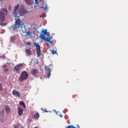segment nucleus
<instances>
[{
  "mask_svg": "<svg viewBox=\"0 0 128 128\" xmlns=\"http://www.w3.org/2000/svg\"><path fill=\"white\" fill-rule=\"evenodd\" d=\"M4 72H7L8 70V68L4 69Z\"/></svg>",
  "mask_w": 128,
  "mask_h": 128,
  "instance_id": "30",
  "label": "nucleus"
},
{
  "mask_svg": "<svg viewBox=\"0 0 128 128\" xmlns=\"http://www.w3.org/2000/svg\"><path fill=\"white\" fill-rule=\"evenodd\" d=\"M56 114L58 115H60V114H61V113L59 112H57V113H56Z\"/></svg>",
  "mask_w": 128,
  "mask_h": 128,
  "instance_id": "35",
  "label": "nucleus"
},
{
  "mask_svg": "<svg viewBox=\"0 0 128 128\" xmlns=\"http://www.w3.org/2000/svg\"><path fill=\"white\" fill-rule=\"evenodd\" d=\"M47 7V5L46 4H43L42 5V6H40V8H43L44 9V10H46V8Z\"/></svg>",
  "mask_w": 128,
  "mask_h": 128,
  "instance_id": "22",
  "label": "nucleus"
},
{
  "mask_svg": "<svg viewBox=\"0 0 128 128\" xmlns=\"http://www.w3.org/2000/svg\"><path fill=\"white\" fill-rule=\"evenodd\" d=\"M50 42V43H52L53 44V43L52 42V41H50V42Z\"/></svg>",
  "mask_w": 128,
  "mask_h": 128,
  "instance_id": "42",
  "label": "nucleus"
},
{
  "mask_svg": "<svg viewBox=\"0 0 128 128\" xmlns=\"http://www.w3.org/2000/svg\"><path fill=\"white\" fill-rule=\"evenodd\" d=\"M48 40H49V38L48 37H47L46 38L45 42H50V41H48Z\"/></svg>",
  "mask_w": 128,
  "mask_h": 128,
  "instance_id": "32",
  "label": "nucleus"
},
{
  "mask_svg": "<svg viewBox=\"0 0 128 128\" xmlns=\"http://www.w3.org/2000/svg\"><path fill=\"white\" fill-rule=\"evenodd\" d=\"M34 33H35V32H34H34H33V34H34Z\"/></svg>",
  "mask_w": 128,
  "mask_h": 128,
  "instance_id": "52",
  "label": "nucleus"
},
{
  "mask_svg": "<svg viewBox=\"0 0 128 128\" xmlns=\"http://www.w3.org/2000/svg\"><path fill=\"white\" fill-rule=\"evenodd\" d=\"M40 78L41 79H42V78L41 77H40Z\"/></svg>",
  "mask_w": 128,
  "mask_h": 128,
  "instance_id": "47",
  "label": "nucleus"
},
{
  "mask_svg": "<svg viewBox=\"0 0 128 128\" xmlns=\"http://www.w3.org/2000/svg\"><path fill=\"white\" fill-rule=\"evenodd\" d=\"M34 128H38L37 127H34Z\"/></svg>",
  "mask_w": 128,
  "mask_h": 128,
  "instance_id": "51",
  "label": "nucleus"
},
{
  "mask_svg": "<svg viewBox=\"0 0 128 128\" xmlns=\"http://www.w3.org/2000/svg\"><path fill=\"white\" fill-rule=\"evenodd\" d=\"M16 36L14 35L11 36L10 38V41L11 42H14L16 40Z\"/></svg>",
  "mask_w": 128,
  "mask_h": 128,
  "instance_id": "14",
  "label": "nucleus"
},
{
  "mask_svg": "<svg viewBox=\"0 0 128 128\" xmlns=\"http://www.w3.org/2000/svg\"><path fill=\"white\" fill-rule=\"evenodd\" d=\"M52 54H54L56 53V51H55L54 50H52Z\"/></svg>",
  "mask_w": 128,
  "mask_h": 128,
  "instance_id": "29",
  "label": "nucleus"
},
{
  "mask_svg": "<svg viewBox=\"0 0 128 128\" xmlns=\"http://www.w3.org/2000/svg\"><path fill=\"white\" fill-rule=\"evenodd\" d=\"M77 127L78 128H80V127H79V125H77Z\"/></svg>",
  "mask_w": 128,
  "mask_h": 128,
  "instance_id": "41",
  "label": "nucleus"
},
{
  "mask_svg": "<svg viewBox=\"0 0 128 128\" xmlns=\"http://www.w3.org/2000/svg\"><path fill=\"white\" fill-rule=\"evenodd\" d=\"M25 53L27 56H30L32 54V52L29 49H26L25 50Z\"/></svg>",
  "mask_w": 128,
  "mask_h": 128,
  "instance_id": "11",
  "label": "nucleus"
},
{
  "mask_svg": "<svg viewBox=\"0 0 128 128\" xmlns=\"http://www.w3.org/2000/svg\"><path fill=\"white\" fill-rule=\"evenodd\" d=\"M20 30H22L23 33H26L27 32V30L25 28V26H22V27L20 28Z\"/></svg>",
  "mask_w": 128,
  "mask_h": 128,
  "instance_id": "12",
  "label": "nucleus"
},
{
  "mask_svg": "<svg viewBox=\"0 0 128 128\" xmlns=\"http://www.w3.org/2000/svg\"><path fill=\"white\" fill-rule=\"evenodd\" d=\"M8 13L7 9L3 8L0 10V21L4 22L5 20V16Z\"/></svg>",
  "mask_w": 128,
  "mask_h": 128,
  "instance_id": "2",
  "label": "nucleus"
},
{
  "mask_svg": "<svg viewBox=\"0 0 128 128\" xmlns=\"http://www.w3.org/2000/svg\"><path fill=\"white\" fill-rule=\"evenodd\" d=\"M59 116H60V117H62V115L60 114V115Z\"/></svg>",
  "mask_w": 128,
  "mask_h": 128,
  "instance_id": "45",
  "label": "nucleus"
},
{
  "mask_svg": "<svg viewBox=\"0 0 128 128\" xmlns=\"http://www.w3.org/2000/svg\"><path fill=\"white\" fill-rule=\"evenodd\" d=\"M38 72V70L37 69L33 68L31 70V73L32 74L35 76L37 75Z\"/></svg>",
  "mask_w": 128,
  "mask_h": 128,
  "instance_id": "9",
  "label": "nucleus"
},
{
  "mask_svg": "<svg viewBox=\"0 0 128 128\" xmlns=\"http://www.w3.org/2000/svg\"><path fill=\"white\" fill-rule=\"evenodd\" d=\"M33 117L34 118H38L39 117V115L38 113L37 112L35 113L33 115Z\"/></svg>",
  "mask_w": 128,
  "mask_h": 128,
  "instance_id": "17",
  "label": "nucleus"
},
{
  "mask_svg": "<svg viewBox=\"0 0 128 128\" xmlns=\"http://www.w3.org/2000/svg\"><path fill=\"white\" fill-rule=\"evenodd\" d=\"M40 0V1H42V0Z\"/></svg>",
  "mask_w": 128,
  "mask_h": 128,
  "instance_id": "53",
  "label": "nucleus"
},
{
  "mask_svg": "<svg viewBox=\"0 0 128 128\" xmlns=\"http://www.w3.org/2000/svg\"><path fill=\"white\" fill-rule=\"evenodd\" d=\"M32 32L30 31L27 32L26 35L30 37H32Z\"/></svg>",
  "mask_w": 128,
  "mask_h": 128,
  "instance_id": "20",
  "label": "nucleus"
},
{
  "mask_svg": "<svg viewBox=\"0 0 128 128\" xmlns=\"http://www.w3.org/2000/svg\"><path fill=\"white\" fill-rule=\"evenodd\" d=\"M4 58V56H0V58Z\"/></svg>",
  "mask_w": 128,
  "mask_h": 128,
  "instance_id": "39",
  "label": "nucleus"
},
{
  "mask_svg": "<svg viewBox=\"0 0 128 128\" xmlns=\"http://www.w3.org/2000/svg\"><path fill=\"white\" fill-rule=\"evenodd\" d=\"M40 37L41 39H43L45 42L46 39V37L44 35H43L42 34H41L40 35Z\"/></svg>",
  "mask_w": 128,
  "mask_h": 128,
  "instance_id": "16",
  "label": "nucleus"
},
{
  "mask_svg": "<svg viewBox=\"0 0 128 128\" xmlns=\"http://www.w3.org/2000/svg\"><path fill=\"white\" fill-rule=\"evenodd\" d=\"M3 2L1 0H0V4L1 5H3Z\"/></svg>",
  "mask_w": 128,
  "mask_h": 128,
  "instance_id": "34",
  "label": "nucleus"
},
{
  "mask_svg": "<svg viewBox=\"0 0 128 128\" xmlns=\"http://www.w3.org/2000/svg\"><path fill=\"white\" fill-rule=\"evenodd\" d=\"M23 111V110L22 108L20 107L18 108V112L19 116H21L22 114Z\"/></svg>",
  "mask_w": 128,
  "mask_h": 128,
  "instance_id": "13",
  "label": "nucleus"
},
{
  "mask_svg": "<svg viewBox=\"0 0 128 128\" xmlns=\"http://www.w3.org/2000/svg\"><path fill=\"white\" fill-rule=\"evenodd\" d=\"M47 29H46L44 30V29H42V31H41V34L43 33L42 35H44L46 34L47 33Z\"/></svg>",
  "mask_w": 128,
  "mask_h": 128,
  "instance_id": "19",
  "label": "nucleus"
},
{
  "mask_svg": "<svg viewBox=\"0 0 128 128\" xmlns=\"http://www.w3.org/2000/svg\"><path fill=\"white\" fill-rule=\"evenodd\" d=\"M0 25L2 26H4L5 25L4 23L0 22Z\"/></svg>",
  "mask_w": 128,
  "mask_h": 128,
  "instance_id": "33",
  "label": "nucleus"
},
{
  "mask_svg": "<svg viewBox=\"0 0 128 128\" xmlns=\"http://www.w3.org/2000/svg\"><path fill=\"white\" fill-rule=\"evenodd\" d=\"M32 43L34 44V46H36V45H37V43H36V42H32Z\"/></svg>",
  "mask_w": 128,
  "mask_h": 128,
  "instance_id": "36",
  "label": "nucleus"
},
{
  "mask_svg": "<svg viewBox=\"0 0 128 128\" xmlns=\"http://www.w3.org/2000/svg\"><path fill=\"white\" fill-rule=\"evenodd\" d=\"M20 5L18 4L17 5L15 6V7L13 10L12 14L13 16L14 17H16L17 16H18L17 12V10L19 8Z\"/></svg>",
  "mask_w": 128,
  "mask_h": 128,
  "instance_id": "6",
  "label": "nucleus"
},
{
  "mask_svg": "<svg viewBox=\"0 0 128 128\" xmlns=\"http://www.w3.org/2000/svg\"><path fill=\"white\" fill-rule=\"evenodd\" d=\"M28 76V75L27 72L26 71H24L21 73L18 78V81L20 82H22L23 80L27 79Z\"/></svg>",
  "mask_w": 128,
  "mask_h": 128,
  "instance_id": "3",
  "label": "nucleus"
},
{
  "mask_svg": "<svg viewBox=\"0 0 128 128\" xmlns=\"http://www.w3.org/2000/svg\"><path fill=\"white\" fill-rule=\"evenodd\" d=\"M46 44H48V43H46Z\"/></svg>",
  "mask_w": 128,
  "mask_h": 128,
  "instance_id": "50",
  "label": "nucleus"
},
{
  "mask_svg": "<svg viewBox=\"0 0 128 128\" xmlns=\"http://www.w3.org/2000/svg\"><path fill=\"white\" fill-rule=\"evenodd\" d=\"M18 12L19 14L20 17L21 16H25L29 13V12L26 10H24L23 8L19 9Z\"/></svg>",
  "mask_w": 128,
  "mask_h": 128,
  "instance_id": "4",
  "label": "nucleus"
},
{
  "mask_svg": "<svg viewBox=\"0 0 128 128\" xmlns=\"http://www.w3.org/2000/svg\"><path fill=\"white\" fill-rule=\"evenodd\" d=\"M3 88V87L2 85V84L0 82V91L2 90Z\"/></svg>",
  "mask_w": 128,
  "mask_h": 128,
  "instance_id": "27",
  "label": "nucleus"
},
{
  "mask_svg": "<svg viewBox=\"0 0 128 128\" xmlns=\"http://www.w3.org/2000/svg\"><path fill=\"white\" fill-rule=\"evenodd\" d=\"M20 64L16 65L13 68V71L16 73H20L21 72L20 70Z\"/></svg>",
  "mask_w": 128,
  "mask_h": 128,
  "instance_id": "7",
  "label": "nucleus"
},
{
  "mask_svg": "<svg viewBox=\"0 0 128 128\" xmlns=\"http://www.w3.org/2000/svg\"><path fill=\"white\" fill-rule=\"evenodd\" d=\"M52 38V36H50L49 37V40H48V41H50L51 39V38Z\"/></svg>",
  "mask_w": 128,
  "mask_h": 128,
  "instance_id": "37",
  "label": "nucleus"
},
{
  "mask_svg": "<svg viewBox=\"0 0 128 128\" xmlns=\"http://www.w3.org/2000/svg\"><path fill=\"white\" fill-rule=\"evenodd\" d=\"M54 110V111H55V112H56V114L57 113V112L56 110Z\"/></svg>",
  "mask_w": 128,
  "mask_h": 128,
  "instance_id": "44",
  "label": "nucleus"
},
{
  "mask_svg": "<svg viewBox=\"0 0 128 128\" xmlns=\"http://www.w3.org/2000/svg\"><path fill=\"white\" fill-rule=\"evenodd\" d=\"M42 109H43L42 108H41V109H42Z\"/></svg>",
  "mask_w": 128,
  "mask_h": 128,
  "instance_id": "54",
  "label": "nucleus"
},
{
  "mask_svg": "<svg viewBox=\"0 0 128 128\" xmlns=\"http://www.w3.org/2000/svg\"><path fill=\"white\" fill-rule=\"evenodd\" d=\"M40 17H41L42 16V15H40Z\"/></svg>",
  "mask_w": 128,
  "mask_h": 128,
  "instance_id": "46",
  "label": "nucleus"
},
{
  "mask_svg": "<svg viewBox=\"0 0 128 128\" xmlns=\"http://www.w3.org/2000/svg\"><path fill=\"white\" fill-rule=\"evenodd\" d=\"M12 94L14 96L16 95L18 97H20L21 96V95L19 94V92L17 91L16 90H13Z\"/></svg>",
  "mask_w": 128,
  "mask_h": 128,
  "instance_id": "10",
  "label": "nucleus"
},
{
  "mask_svg": "<svg viewBox=\"0 0 128 128\" xmlns=\"http://www.w3.org/2000/svg\"><path fill=\"white\" fill-rule=\"evenodd\" d=\"M47 34H48H48H49V36H50V35L48 34V33H47Z\"/></svg>",
  "mask_w": 128,
  "mask_h": 128,
  "instance_id": "48",
  "label": "nucleus"
},
{
  "mask_svg": "<svg viewBox=\"0 0 128 128\" xmlns=\"http://www.w3.org/2000/svg\"><path fill=\"white\" fill-rule=\"evenodd\" d=\"M36 49H40V46L38 44V43H37V45L36 46Z\"/></svg>",
  "mask_w": 128,
  "mask_h": 128,
  "instance_id": "25",
  "label": "nucleus"
},
{
  "mask_svg": "<svg viewBox=\"0 0 128 128\" xmlns=\"http://www.w3.org/2000/svg\"><path fill=\"white\" fill-rule=\"evenodd\" d=\"M6 66H7L6 64H5L2 67L3 68H5L6 67Z\"/></svg>",
  "mask_w": 128,
  "mask_h": 128,
  "instance_id": "38",
  "label": "nucleus"
},
{
  "mask_svg": "<svg viewBox=\"0 0 128 128\" xmlns=\"http://www.w3.org/2000/svg\"><path fill=\"white\" fill-rule=\"evenodd\" d=\"M11 8V7L10 6H9V7H8V9L9 10H10V9Z\"/></svg>",
  "mask_w": 128,
  "mask_h": 128,
  "instance_id": "40",
  "label": "nucleus"
},
{
  "mask_svg": "<svg viewBox=\"0 0 128 128\" xmlns=\"http://www.w3.org/2000/svg\"><path fill=\"white\" fill-rule=\"evenodd\" d=\"M67 128H74V126L72 125H69Z\"/></svg>",
  "mask_w": 128,
  "mask_h": 128,
  "instance_id": "28",
  "label": "nucleus"
},
{
  "mask_svg": "<svg viewBox=\"0 0 128 128\" xmlns=\"http://www.w3.org/2000/svg\"><path fill=\"white\" fill-rule=\"evenodd\" d=\"M38 60V59H36L34 60L33 62L35 64H38L39 63Z\"/></svg>",
  "mask_w": 128,
  "mask_h": 128,
  "instance_id": "23",
  "label": "nucleus"
},
{
  "mask_svg": "<svg viewBox=\"0 0 128 128\" xmlns=\"http://www.w3.org/2000/svg\"><path fill=\"white\" fill-rule=\"evenodd\" d=\"M16 17L15 23L10 26V30H14L16 31H20V28L23 26L24 24L20 19L19 16H17Z\"/></svg>",
  "mask_w": 128,
  "mask_h": 128,
  "instance_id": "1",
  "label": "nucleus"
},
{
  "mask_svg": "<svg viewBox=\"0 0 128 128\" xmlns=\"http://www.w3.org/2000/svg\"><path fill=\"white\" fill-rule=\"evenodd\" d=\"M4 110H2L0 112V113L1 115H2L4 114Z\"/></svg>",
  "mask_w": 128,
  "mask_h": 128,
  "instance_id": "26",
  "label": "nucleus"
},
{
  "mask_svg": "<svg viewBox=\"0 0 128 128\" xmlns=\"http://www.w3.org/2000/svg\"><path fill=\"white\" fill-rule=\"evenodd\" d=\"M51 66V65H50L49 66V67H46V66L45 67V70H46V71H47V72H48V74L47 75V77L48 78H49L50 77L51 74L50 72L52 70V68H50V66Z\"/></svg>",
  "mask_w": 128,
  "mask_h": 128,
  "instance_id": "8",
  "label": "nucleus"
},
{
  "mask_svg": "<svg viewBox=\"0 0 128 128\" xmlns=\"http://www.w3.org/2000/svg\"><path fill=\"white\" fill-rule=\"evenodd\" d=\"M20 104L21 106H23L24 108H25L26 105L24 102L22 101H21L19 103Z\"/></svg>",
  "mask_w": 128,
  "mask_h": 128,
  "instance_id": "21",
  "label": "nucleus"
},
{
  "mask_svg": "<svg viewBox=\"0 0 128 128\" xmlns=\"http://www.w3.org/2000/svg\"><path fill=\"white\" fill-rule=\"evenodd\" d=\"M45 112H48V111H47V110H46H46H45Z\"/></svg>",
  "mask_w": 128,
  "mask_h": 128,
  "instance_id": "43",
  "label": "nucleus"
},
{
  "mask_svg": "<svg viewBox=\"0 0 128 128\" xmlns=\"http://www.w3.org/2000/svg\"><path fill=\"white\" fill-rule=\"evenodd\" d=\"M14 128H19V126L15 124L14 125Z\"/></svg>",
  "mask_w": 128,
  "mask_h": 128,
  "instance_id": "31",
  "label": "nucleus"
},
{
  "mask_svg": "<svg viewBox=\"0 0 128 128\" xmlns=\"http://www.w3.org/2000/svg\"><path fill=\"white\" fill-rule=\"evenodd\" d=\"M26 44V46L27 45L31 46L32 45V44L31 42H27Z\"/></svg>",
  "mask_w": 128,
  "mask_h": 128,
  "instance_id": "24",
  "label": "nucleus"
},
{
  "mask_svg": "<svg viewBox=\"0 0 128 128\" xmlns=\"http://www.w3.org/2000/svg\"><path fill=\"white\" fill-rule=\"evenodd\" d=\"M5 111L6 113L8 114L10 112V108L8 106H6L5 108Z\"/></svg>",
  "mask_w": 128,
  "mask_h": 128,
  "instance_id": "15",
  "label": "nucleus"
},
{
  "mask_svg": "<svg viewBox=\"0 0 128 128\" xmlns=\"http://www.w3.org/2000/svg\"><path fill=\"white\" fill-rule=\"evenodd\" d=\"M74 128H77L76 127H74Z\"/></svg>",
  "mask_w": 128,
  "mask_h": 128,
  "instance_id": "49",
  "label": "nucleus"
},
{
  "mask_svg": "<svg viewBox=\"0 0 128 128\" xmlns=\"http://www.w3.org/2000/svg\"><path fill=\"white\" fill-rule=\"evenodd\" d=\"M25 2L27 4L29 5H32V4H36L37 5L39 3V2H38L37 0H24Z\"/></svg>",
  "mask_w": 128,
  "mask_h": 128,
  "instance_id": "5",
  "label": "nucleus"
},
{
  "mask_svg": "<svg viewBox=\"0 0 128 128\" xmlns=\"http://www.w3.org/2000/svg\"><path fill=\"white\" fill-rule=\"evenodd\" d=\"M36 53L38 56H40L41 55V52H40V49H36Z\"/></svg>",
  "mask_w": 128,
  "mask_h": 128,
  "instance_id": "18",
  "label": "nucleus"
}]
</instances>
